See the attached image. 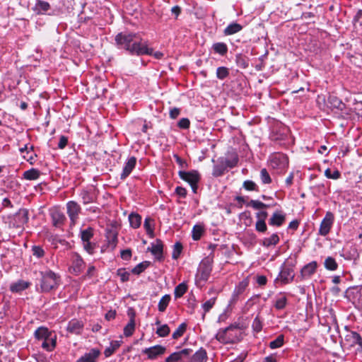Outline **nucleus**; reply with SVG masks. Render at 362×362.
I'll return each mask as SVG.
<instances>
[{
    "instance_id": "nucleus-24",
    "label": "nucleus",
    "mask_w": 362,
    "mask_h": 362,
    "mask_svg": "<svg viewBox=\"0 0 362 362\" xmlns=\"http://www.w3.org/2000/svg\"><path fill=\"white\" fill-rule=\"evenodd\" d=\"M243 29V26L237 23H232L229 24L223 31L226 35H231L240 32Z\"/></svg>"
},
{
    "instance_id": "nucleus-17",
    "label": "nucleus",
    "mask_w": 362,
    "mask_h": 362,
    "mask_svg": "<svg viewBox=\"0 0 362 362\" xmlns=\"http://www.w3.org/2000/svg\"><path fill=\"white\" fill-rule=\"evenodd\" d=\"M51 217L52 223L55 227H60L66 220V216L63 212L57 209L53 210L51 212Z\"/></svg>"
},
{
    "instance_id": "nucleus-23",
    "label": "nucleus",
    "mask_w": 362,
    "mask_h": 362,
    "mask_svg": "<svg viewBox=\"0 0 362 362\" xmlns=\"http://www.w3.org/2000/svg\"><path fill=\"white\" fill-rule=\"evenodd\" d=\"M52 336V334L51 332L49 331V329L47 327H40L35 332V337L37 339H47V338L49 339L50 337Z\"/></svg>"
},
{
    "instance_id": "nucleus-28",
    "label": "nucleus",
    "mask_w": 362,
    "mask_h": 362,
    "mask_svg": "<svg viewBox=\"0 0 362 362\" xmlns=\"http://www.w3.org/2000/svg\"><path fill=\"white\" fill-rule=\"evenodd\" d=\"M206 358V351L203 349H200L192 356L190 362H204Z\"/></svg>"
},
{
    "instance_id": "nucleus-13",
    "label": "nucleus",
    "mask_w": 362,
    "mask_h": 362,
    "mask_svg": "<svg viewBox=\"0 0 362 362\" xmlns=\"http://www.w3.org/2000/svg\"><path fill=\"white\" fill-rule=\"evenodd\" d=\"M136 163V158L134 156L129 158L125 163L122 173L120 175L121 180H125L132 172Z\"/></svg>"
},
{
    "instance_id": "nucleus-5",
    "label": "nucleus",
    "mask_w": 362,
    "mask_h": 362,
    "mask_svg": "<svg viewBox=\"0 0 362 362\" xmlns=\"http://www.w3.org/2000/svg\"><path fill=\"white\" fill-rule=\"evenodd\" d=\"M334 221V216L331 211H327L320 223L319 235L326 236L330 231Z\"/></svg>"
},
{
    "instance_id": "nucleus-62",
    "label": "nucleus",
    "mask_w": 362,
    "mask_h": 362,
    "mask_svg": "<svg viewBox=\"0 0 362 362\" xmlns=\"http://www.w3.org/2000/svg\"><path fill=\"white\" fill-rule=\"evenodd\" d=\"M175 193L182 198H185L187 196V190L182 187H177L175 188Z\"/></svg>"
},
{
    "instance_id": "nucleus-42",
    "label": "nucleus",
    "mask_w": 362,
    "mask_h": 362,
    "mask_svg": "<svg viewBox=\"0 0 362 362\" xmlns=\"http://www.w3.org/2000/svg\"><path fill=\"white\" fill-rule=\"evenodd\" d=\"M329 103L332 105L333 107L342 110L344 104L341 100L334 95H330L328 98Z\"/></svg>"
},
{
    "instance_id": "nucleus-36",
    "label": "nucleus",
    "mask_w": 362,
    "mask_h": 362,
    "mask_svg": "<svg viewBox=\"0 0 362 362\" xmlns=\"http://www.w3.org/2000/svg\"><path fill=\"white\" fill-rule=\"evenodd\" d=\"M150 264V262H142L138 264L135 267H134L132 270V272L134 274L139 275L141 273H142L146 268H148Z\"/></svg>"
},
{
    "instance_id": "nucleus-57",
    "label": "nucleus",
    "mask_w": 362,
    "mask_h": 362,
    "mask_svg": "<svg viewBox=\"0 0 362 362\" xmlns=\"http://www.w3.org/2000/svg\"><path fill=\"white\" fill-rule=\"evenodd\" d=\"M215 300H216V298H210L209 300H208L207 301H206L202 305V308H204L205 313L209 312L210 310V309L214 306V305L215 303Z\"/></svg>"
},
{
    "instance_id": "nucleus-14",
    "label": "nucleus",
    "mask_w": 362,
    "mask_h": 362,
    "mask_svg": "<svg viewBox=\"0 0 362 362\" xmlns=\"http://www.w3.org/2000/svg\"><path fill=\"white\" fill-rule=\"evenodd\" d=\"M317 267V264L315 261H313L305 265L301 271L300 274L303 279L310 278L315 272Z\"/></svg>"
},
{
    "instance_id": "nucleus-32",
    "label": "nucleus",
    "mask_w": 362,
    "mask_h": 362,
    "mask_svg": "<svg viewBox=\"0 0 362 362\" xmlns=\"http://www.w3.org/2000/svg\"><path fill=\"white\" fill-rule=\"evenodd\" d=\"M287 303V298L283 294H279L277 296H276L275 303H274V307L277 310H282L284 309Z\"/></svg>"
},
{
    "instance_id": "nucleus-43",
    "label": "nucleus",
    "mask_w": 362,
    "mask_h": 362,
    "mask_svg": "<svg viewBox=\"0 0 362 362\" xmlns=\"http://www.w3.org/2000/svg\"><path fill=\"white\" fill-rule=\"evenodd\" d=\"M284 337L282 334L279 335L274 340L269 343V347L272 349H277L283 346Z\"/></svg>"
},
{
    "instance_id": "nucleus-27",
    "label": "nucleus",
    "mask_w": 362,
    "mask_h": 362,
    "mask_svg": "<svg viewBox=\"0 0 362 362\" xmlns=\"http://www.w3.org/2000/svg\"><path fill=\"white\" fill-rule=\"evenodd\" d=\"M226 168L223 163L221 158L218 160V163L214 166L212 175L214 177H220L223 175L226 171Z\"/></svg>"
},
{
    "instance_id": "nucleus-44",
    "label": "nucleus",
    "mask_w": 362,
    "mask_h": 362,
    "mask_svg": "<svg viewBox=\"0 0 362 362\" xmlns=\"http://www.w3.org/2000/svg\"><path fill=\"white\" fill-rule=\"evenodd\" d=\"M229 75V69L225 66H220L216 69V77L218 79L223 80Z\"/></svg>"
},
{
    "instance_id": "nucleus-22",
    "label": "nucleus",
    "mask_w": 362,
    "mask_h": 362,
    "mask_svg": "<svg viewBox=\"0 0 362 362\" xmlns=\"http://www.w3.org/2000/svg\"><path fill=\"white\" fill-rule=\"evenodd\" d=\"M148 250H150L151 253L156 256L158 259H160L163 254V244L160 240H157L156 244H152L151 247H148Z\"/></svg>"
},
{
    "instance_id": "nucleus-56",
    "label": "nucleus",
    "mask_w": 362,
    "mask_h": 362,
    "mask_svg": "<svg viewBox=\"0 0 362 362\" xmlns=\"http://www.w3.org/2000/svg\"><path fill=\"white\" fill-rule=\"evenodd\" d=\"M354 25L358 28V25H362V10H359L354 18Z\"/></svg>"
},
{
    "instance_id": "nucleus-52",
    "label": "nucleus",
    "mask_w": 362,
    "mask_h": 362,
    "mask_svg": "<svg viewBox=\"0 0 362 362\" xmlns=\"http://www.w3.org/2000/svg\"><path fill=\"white\" fill-rule=\"evenodd\" d=\"M33 256L41 258L45 255V251L40 246L34 245L32 247Z\"/></svg>"
},
{
    "instance_id": "nucleus-1",
    "label": "nucleus",
    "mask_w": 362,
    "mask_h": 362,
    "mask_svg": "<svg viewBox=\"0 0 362 362\" xmlns=\"http://www.w3.org/2000/svg\"><path fill=\"white\" fill-rule=\"evenodd\" d=\"M115 40L119 49H125L133 55L141 56L152 52V48L148 47L146 41L137 33L122 32L115 36Z\"/></svg>"
},
{
    "instance_id": "nucleus-6",
    "label": "nucleus",
    "mask_w": 362,
    "mask_h": 362,
    "mask_svg": "<svg viewBox=\"0 0 362 362\" xmlns=\"http://www.w3.org/2000/svg\"><path fill=\"white\" fill-rule=\"evenodd\" d=\"M212 270V262L209 258H205L201 262L197 271V276L202 281H207Z\"/></svg>"
},
{
    "instance_id": "nucleus-34",
    "label": "nucleus",
    "mask_w": 362,
    "mask_h": 362,
    "mask_svg": "<svg viewBox=\"0 0 362 362\" xmlns=\"http://www.w3.org/2000/svg\"><path fill=\"white\" fill-rule=\"evenodd\" d=\"M215 52L223 56L228 52V47L224 42H216L213 45Z\"/></svg>"
},
{
    "instance_id": "nucleus-3",
    "label": "nucleus",
    "mask_w": 362,
    "mask_h": 362,
    "mask_svg": "<svg viewBox=\"0 0 362 362\" xmlns=\"http://www.w3.org/2000/svg\"><path fill=\"white\" fill-rule=\"evenodd\" d=\"M236 329V326L230 325L224 329H220L217 334L215 336V338L221 343L226 344H233L238 339L236 336L232 334L230 332L233 331Z\"/></svg>"
},
{
    "instance_id": "nucleus-4",
    "label": "nucleus",
    "mask_w": 362,
    "mask_h": 362,
    "mask_svg": "<svg viewBox=\"0 0 362 362\" xmlns=\"http://www.w3.org/2000/svg\"><path fill=\"white\" fill-rule=\"evenodd\" d=\"M178 174L182 180L187 182L190 185L193 192L196 193L197 189V183L200 180V175L199 173L197 170H192L189 172L180 170L179 171Z\"/></svg>"
},
{
    "instance_id": "nucleus-60",
    "label": "nucleus",
    "mask_w": 362,
    "mask_h": 362,
    "mask_svg": "<svg viewBox=\"0 0 362 362\" xmlns=\"http://www.w3.org/2000/svg\"><path fill=\"white\" fill-rule=\"evenodd\" d=\"M117 274L120 276L122 281L125 282L129 280V273L124 269H119Z\"/></svg>"
},
{
    "instance_id": "nucleus-61",
    "label": "nucleus",
    "mask_w": 362,
    "mask_h": 362,
    "mask_svg": "<svg viewBox=\"0 0 362 362\" xmlns=\"http://www.w3.org/2000/svg\"><path fill=\"white\" fill-rule=\"evenodd\" d=\"M84 249L89 253L93 254L94 251V245L90 241L83 242Z\"/></svg>"
},
{
    "instance_id": "nucleus-50",
    "label": "nucleus",
    "mask_w": 362,
    "mask_h": 362,
    "mask_svg": "<svg viewBox=\"0 0 362 362\" xmlns=\"http://www.w3.org/2000/svg\"><path fill=\"white\" fill-rule=\"evenodd\" d=\"M182 250V245L180 243L177 242L174 245L172 257L177 259Z\"/></svg>"
},
{
    "instance_id": "nucleus-54",
    "label": "nucleus",
    "mask_w": 362,
    "mask_h": 362,
    "mask_svg": "<svg viewBox=\"0 0 362 362\" xmlns=\"http://www.w3.org/2000/svg\"><path fill=\"white\" fill-rule=\"evenodd\" d=\"M267 225L265 221L264 220H257L255 223V229L258 232L264 233L267 230Z\"/></svg>"
},
{
    "instance_id": "nucleus-30",
    "label": "nucleus",
    "mask_w": 362,
    "mask_h": 362,
    "mask_svg": "<svg viewBox=\"0 0 362 362\" xmlns=\"http://www.w3.org/2000/svg\"><path fill=\"white\" fill-rule=\"evenodd\" d=\"M40 173L35 168H31L23 173V177L28 180H35L39 178Z\"/></svg>"
},
{
    "instance_id": "nucleus-19",
    "label": "nucleus",
    "mask_w": 362,
    "mask_h": 362,
    "mask_svg": "<svg viewBox=\"0 0 362 362\" xmlns=\"http://www.w3.org/2000/svg\"><path fill=\"white\" fill-rule=\"evenodd\" d=\"M361 339V335L356 332H349L344 338V341L346 344L349 345L350 347H353L358 343Z\"/></svg>"
},
{
    "instance_id": "nucleus-59",
    "label": "nucleus",
    "mask_w": 362,
    "mask_h": 362,
    "mask_svg": "<svg viewBox=\"0 0 362 362\" xmlns=\"http://www.w3.org/2000/svg\"><path fill=\"white\" fill-rule=\"evenodd\" d=\"M252 328L257 332H259L261 331V329L262 328V322L260 321V320L259 319L258 317H256L254 319V320L252 322Z\"/></svg>"
},
{
    "instance_id": "nucleus-53",
    "label": "nucleus",
    "mask_w": 362,
    "mask_h": 362,
    "mask_svg": "<svg viewBox=\"0 0 362 362\" xmlns=\"http://www.w3.org/2000/svg\"><path fill=\"white\" fill-rule=\"evenodd\" d=\"M243 187L248 191H257V185L252 180H245L243 182Z\"/></svg>"
},
{
    "instance_id": "nucleus-29",
    "label": "nucleus",
    "mask_w": 362,
    "mask_h": 362,
    "mask_svg": "<svg viewBox=\"0 0 362 362\" xmlns=\"http://www.w3.org/2000/svg\"><path fill=\"white\" fill-rule=\"evenodd\" d=\"M279 241V238L276 233L272 234L270 237L263 239L262 245L266 247L276 245Z\"/></svg>"
},
{
    "instance_id": "nucleus-47",
    "label": "nucleus",
    "mask_w": 362,
    "mask_h": 362,
    "mask_svg": "<svg viewBox=\"0 0 362 362\" xmlns=\"http://www.w3.org/2000/svg\"><path fill=\"white\" fill-rule=\"evenodd\" d=\"M220 158L222 160L223 163L224 164L226 168H232L235 167L237 165L238 161V159L236 156L232 159H227V158Z\"/></svg>"
},
{
    "instance_id": "nucleus-26",
    "label": "nucleus",
    "mask_w": 362,
    "mask_h": 362,
    "mask_svg": "<svg viewBox=\"0 0 362 362\" xmlns=\"http://www.w3.org/2000/svg\"><path fill=\"white\" fill-rule=\"evenodd\" d=\"M129 221L131 227L138 228L141 223V216L138 214L132 213L129 216Z\"/></svg>"
},
{
    "instance_id": "nucleus-8",
    "label": "nucleus",
    "mask_w": 362,
    "mask_h": 362,
    "mask_svg": "<svg viewBox=\"0 0 362 362\" xmlns=\"http://www.w3.org/2000/svg\"><path fill=\"white\" fill-rule=\"evenodd\" d=\"M293 267V264L286 265V264H284L281 267L279 276L276 280L279 279L283 284H288L292 281L295 276Z\"/></svg>"
},
{
    "instance_id": "nucleus-37",
    "label": "nucleus",
    "mask_w": 362,
    "mask_h": 362,
    "mask_svg": "<svg viewBox=\"0 0 362 362\" xmlns=\"http://www.w3.org/2000/svg\"><path fill=\"white\" fill-rule=\"evenodd\" d=\"M324 264H325V267L327 270H330V271H335L338 267V264H337V262L332 257H327L325 260Z\"/></svg>"
},
{
    "instance_id": "nucleus-20",
    "label": "nucleus",
    "mask_w": 362,
    "mask_h": 362,
    "mask_svg": "<svg viewBox=\"0 0 362 362\" xmlns=\"http://www.w3.org/2000/svg\"><path fill=\"white\" fill-rule=\"evenodd\" d=\"M248 286V281L247 280H243L240 281L238 286L235 288V290L233 293L232 298L230 300L231 303H234L238 300V296L243 293L247 286Z\"/></svg>"
},
{
    "instance_id": "nucleus-33",
    "label": "nucleus",
    "mask_w": 362,
    "mask_h": 362,
    "mask_svg": "<svg viewBox=\"0 0 362 362\" xmlns=\"http://www.w3.org/2000/svg\"><path fill=\"white\" fill-rule=\"evenodd\" d=\"M56 346V336H52L49 339L44 340L42 347L47 351H52Z\"/></svg>"
},
{
    "instance_id": "nucleus-55",
    "label": "nucleus",
    "mask_w": 362,
    "mask_h": 362,
    "mask_svg": "<svg viewBox=\"0 0 362 362\" xmlns=\"http://www.w3.org/2000/svg\"><path fill=\"white\" fill-rule=\"evenodd\" d=\"M325 175L327 178L330 179H338L340 177V173L338 170H334L333 173L330 170L329 168H327L325 172Z\"/></svg>"
},
{
    "instance_id": "nucleus-11",
    "label": "nucleus",
    "mask_w": 362,
    "mask_h": 362,
    "mask_svg": "<svg viewBox=\"0 0 362 362\" xmlns=\"http://www.w3.org/2000/svg\"><path fill=\"white\" fill-rule=\"evenodd\" d=\"M192 353V349H184L179 351H176L170 354L166 358L165 362H182L188 358Z\"/></svg>"
},
{
    "instance_id": "nucleus-9",
    "label": "nucleus",
    "mask_w": 362,
    "mask_h": 362,
    "mask_svg": "<svg viewBox=\"0 0 362 362\" xmlns=\"http://www.w3.org/2000/svg\"><path fill=\"white\" fill-rule=\"evenodd\" d=\"M166 348L161 345H156L142 350V354L147 355L148 359L154 360L165 354Z\"/></svg>"
},
{
    "instance_id": "nucleus-12",
    "label": "nucleus",
    "mask_w": 362,
    "mask_h": 362,
    "mask_svg": "<svg viewBox=\"0 0 362 362\" xmlns=\"http://www.w3.org/2000/svg\"><path fill=\"white\" fill-rule=\"evenodd\" d=\"M100 355V351L99 349H91L88 352L80 357L76 362H96Z\"/></svg>"
},
{
    "instance_id": "nucleus-39",
    "label": "nucleus",
    "mask_w": 362,
    "mask_h": 362,
    "mask_svg": "<svg viewBox=\"0 0 362 362\" xmlns=\"http://www.w3.org/2000/svg\"><path fill=\"white\" fill-rule=\"evenodd\" d=\"M170 296L168 294L161 298L158 303V310L160 312H164L165 310L170 301Z\"/></svg>"
},
{
    "instance_id": "nucleus-38",
    "label": "nucleus",
    "mask_w": 362,
    "mask_h": 362,
    "mask_svg": "<svg viewBox=\"0 0 362 362\" xmlns=\"http://www.w3.org/2000/svg\"><path fill=\"white\" fill-rule=\"evenodd\" d=\"M120 344L117 341H112L110 346L105 349L104 354L105 357L110 356L119 347Z\"/></svg>"
},
{
    "instance_id": "nucleus-45",
    "label": "nucleus",
    "mask_w": 362,
    "mask_h": 362,
    "mask_svg": "<svg viewBox=\"0 0 362 362\" xmlns=\"http://www.w3.org/2000/svg\"><path fill=\"white\" fill-rule=\"evenodd\" d=\"M187 329V324L183 322L179 325L177 329L173 333V338L177 339L183 335Z\"/></svg>"
},
{
    "instance_id": "nucleus-58",
    "label": "nucleus",
    "mask_w": 362,
    "mask_h": 362,
    "mask_svg": "<svg viewBox=\"0 0 362 362\" xmlns=\"http://www.w3.org/2000/svg\"><path fill=\"white\" fill-rule=\"evenodd\" d=\"M190 121L187 118H182L177 123V126L180 129H187L189 127Z\"/></svg>"
},
{
    "instance_id": "nucleus-48",
    "label": "nucleus",
    "mask_w": 362,
    "mask_h": 362,
    "mask_svg": "<svg viewBox=\"0 0 362 362\" xmlns=\"http://www.w3.org/2000/svg\"><path fill=\"white\" fill-rule=\"evenodd\" d=\"M170 328L168 325H163L158 327L156 330V334L161 337H166L170 333Z\"/></svg>"
},
{
    "instance_id": "nucleus-15",
    "label": "nucleus",
    "mask_w": 362,
    "mask_h": 362,
    "mask_svg": "<svg viewBox=\"0 0 362 362\" xmlns=\"http://www.w3.org/2000/svg\"><path fill=\"white\" fill-rule=\"evenodd\" d=\"M286 220V215L281 211L274 212L269 220V224L272 226L279 227Z\"/></svg>"
},
{
    "instance_id": "nucleus-31",
    "label": "nucleus",
    "mask_w": 362,
    "mask_h": 362,
    "mask_svg": "<svg viewBox=\"0 0 362 362\" xmlns=\"http://www.w3.org/2000/svg\"><path fill=\"white\" fill-rule=\"evenodd\" d=\"M30 284L24 281H18L11 286V291L12 292L18 293L26 289Z\"/></svg>"
},
{
    "instance_id": "nucleus-46",
    "label": "nucleus",
    "mask_w": 362,
    "mask_h": 362,
    "mask_svg": "<svg viewBox=\"0 0 362 362\" xmlns=\"http://www.w3.org/2000/svg\"><path fill=\"white\" fill-rule=\"evenodd\" d=\"M135 329V322L129 320L128 324L124 328V334L126 337H130L133 334Z\"/></svg>"
},
{
    "instance_id": "nucleus-51",
    "label": "nucleus",
    "mask_w": 362,
    "mask_h": 362,
    "mask_svg": "<svg viewBox=\"0 0 362 362\" xmlns=\"http://www.w3.org/2000/svg\"><path fill=\"white\" fill-rule=\"evenodd\" d=\"M261 180L264 184H269L272 182L269 174L265 168H263L260 171Z\"/></svg>"
},
{
    "instance_id": "nucleus-25",
    "label": "nucleus",
    "mask_w": 362,
    "mask_h": 362,
    "mask_svg": "<svg viewBox=\"0 0 362 362\" xmlns=\"http://www.w3.org/2000/svg\"><path fill=\"white\" fill-rule=\"evenodd\" d=\"M154 221L150 217H146L144 220V227L146 233L151 237H154Z\"/></svg>"
},
{
    "instance_id": "nucleus-10",
    "label": "nucleus",
    "mask_w": 362,
    "mask_h": 362,
    "mask_svg": "<svg viewBox=\"0 0 362 362\" xmlns=\"http://www.w3.org/2000/svg\"><path fill=\"white\" fill-rule=\"evenodd\" d=\"M70 261L71 262V269H72V272L76 275L79 274L84 268L83 259L77 253H72Z\"/></svg>"
},
{
    "instance_id": "nucleus-40",
    "label": "nucleus",
    "mask_w": 362,
    "mask_h": 362,
    "mask_svg": "<svg viewBox=\"0 0 362 362\" xmlns=\"http://www.w3.org/2000/svg\"><path fill=\"white\" fill-rule=\"evenodd\" d=\"M93 236V229L90 227L81 231V238L83 242L90 241Z\"/></svg>"
},
{
    "instance_id": "nucleus-64",
    "label": "nucleus",
    "mask_w": 362,
    "mask_h": 362,
    "mask_svg": "<svg viewBox=\"0 0 362 362\" xmlns=\"http://www.w3.org/2000/svg\"><path fill=\"white\" fill-rule=\"evenodd\" d=\"M68 143V139L65 136H61L59 139V141L58 144V147L60 149H63L65 148V146L67 145Z\"/></svg>"
},
{
    "instance_id": "nucleus-2",
    "label": "nucleus",
    "mask_w": 362,
    "mask_h": 362,
    "mask_svg": "<svg viewBox=\"0 0 362 362\" xmlns=\"http://www.w3.org/2000/svg\"><path fill=\"white\" fill-rule=\"evenodd\" d=\"M40 288L42 292H49L60 284V276L50 269L40 272Z\"/></svg>"
},
{
    "instance_id": "nucleus-16",
    "label": "nucleus",
    "mask_w": 362,
    "mask_h": 362,
    "mask_svg": "<svg viewBox=\"0 0 362 362\" xmlns=\"http://www.w3.org/2000/svg\"><path fill=\"white\" fill-rule=\"evenodd\" d=\"M83 323L76 319L71 320L67 325V331L70 333L79 334L81 333Z\"/></svg>"
},
{
    "instance_id": "nucleus-49",
    "label": "nucleus",
    "mask_w": 362,
    "mask_h": 362,
    "mask_svg": "<svg viewBox=\"0 0 362 362\" xmlns=\"http://www.w3.org/2000/svg\"><path fill=\"white\" fill-rule=\"evenodd\" d=\"M247 206H251L255 209H266L268 207V205L258 200H251Z\"/></svg>"
},
{
    "instance_id": "nucleus-63",
    "label": "nucleus",
    "mask_w": 362,
    "mask_h": 362,
    "mask_svg": "<svg viewBox=\"0 0 362 362\" xmlns=\"http://www.w3.org/2000/svg\"><path fill=\"white\" fill-rule=\"evenodd\" d=\"M132 257V250L127 249L121 251V257L124 260H129Z\"/></svg>"
},
{
    "instance_id": "nucleus-7",
    "label": "nucleus",
    "mask_w": 362,
    "mask_h": 362,
    "mask_svg": "<svg viewBox=\"0 0 362 362\" xmlns=\"http://www.w3.org/2000/svg\"><path fill=\"white\" fill-rule=\"evenodd\" d=\"M81 208L80 205L74 202L69 201L66 203L67 214L71 220V224L74 225L78 218V215L81 213Z\"/></svg>"
},
{
    "instance_id": "nucleus-41",
    "label": "nucleus",
    "mask_w": 362,
    "mask_h": 362,
    "mask_svg": "<svg viewBox=\"0 0 362 362\" xmlns=\"http://www.w3.org/2000/svg\"><path fill=\"white\" fill-rule=\"evenodd\" d=\"M192 238L194 240L200 239L202 233H204V228L201 225H195L192 228Z\"/></svg>"
},
{
    "instance_id": "nucleus-21",
    "label": "nucleus",
    "mask_w": 362,
    "mask_h": 362,
    "mask_svg": "<svg viewBox=\"0 0 362 362\" xmlns=\"http://www.w3.org/2000/svg\"><path fill=\"white\" fill-rule=\"evenodd\" d=\"M50 8L49 4L42 0H37L33 10L37 14H42Z\"/></svg>"
},
{
    "instance_id": "nucleus-18",
    "label": "nucleus",
    "mask_w": 362,
    "mask_h": 362,
    "mask_svg": "<svg viewBox=\"0 0 362 362\" xmlns=\"http://www.w3.org/2000/svg\"><path fill=\"white\" fill-rule=\"evenodd\" d=\"M83 204H88L95 202L96 198L92 189H83L79 194Z\"/></svg>"
},
{
    "instance_id": "nucleus-35",
    "label": "nucleus",
    "mask_w": 362,
    "mask_h": 362,
    "mask_svg": "<svg viewBox=\"0 0 362 362\" xmlns=\"http://www.w3.org/2000/svg\"><path fill=\"white\" fill-rule=\"evenodd\" d=\"M187 290V285L185 282L178 284L174 291L175 298H181L186 293Z\"/></svg>"
}]
</instances>
